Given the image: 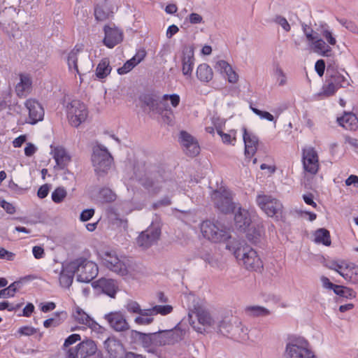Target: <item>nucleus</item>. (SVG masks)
<instances>
[{
    "label": "nucleus",
    "mask_w": 358,
    "mask_h": 358,
    "mask_svg": "<svg viewBox=\"0 0 358 358\" xmlns=\"http://www.w3.org/2000/svg\"><path fill=\"white\" fill-rule=\"evenodd\" d=\"M285 356L286 358H317L308 341L303 336L294 334L287 338Z\"/></svg>",
    "instance_id": "1"
},
{
    "label": "nucleus",
    "mask_w": 358,
    "mask_h": 358,
    "mask_svg": "<svg viewBox=\"0 0 358 358\" xmlns=\"http://www.w3.org/2000/svg\"><path fill=\"white\" fill-rule=\"evenodd\" d=\"M113 158L108 149L101 144H96L93 148L92 162L94 171L99 176L107 173L110 169Z\"/></svg>",
    "instance_id": "2"
},
{
    "label": "nucleus",
    "mask_w": 358,
    "mask_h": 358,
    "mask_svg": "<svg viewBox=\"0 0 358 358\" xmlns=\"http://www.w3.org/2000/svg\"><path fill=\"white\" fill-rule=\"evenodd\" d=\"M77 274V280L82 282H90L98 274L97 265L86 258H78L72 261Z\"/></svg>",
    "instance_id": "3"
},
{
    "label": "nucleus",
    "mask_w": 358,
    "mask_h": 358,
    "mask_svg": "<svg viewBox=\"0 0 358 358\" xmlns=\"http://www.w3.org/2000/svg\"><path fill=\"white\" fill-rule=\"evenodd\" d=\"M237 259L241 261L248 270L258 271L263 268V264L256 250L248 245L238 248L235 251Z\"/></svg>",
    "instance_id": "4"
},
{
    "label": "nucleus",
    "mask_w": 358,
    "mask_h": 358,
    "mask_svg": "<svg viewBox=\"0 0 358 358\" xmlns=\"http://www.w3.org/2000/svg\"><path fill=\"white\" fill-rule=\"evenodd\" d=\"M201 231L205 238L215 243L225 241L230 238L229 232L227 229L209 220L201 223Z\"/></svg>",
    "instance_id": "5"
},
{
    "label": "nucleus",
    "mask_w": 358,
    "mask_h": 358,
    "mask_svg": "<svg viewBox=\"0 0 358 358\" xmlns=\"http://www.w3.org/2000/svg\"><path fill=\"white\" fill-rule=\"evenodd\" d=\"M211 198L215 207L224 214L232 213L235 208L231 193L225 188L213 191Z\"/></svg>",
    "instance_id": "6"
},
{
    "label": "nucleus",
    "mask_w": 358,
    "mask_h": 358,
    "mask_svg": "<svg viewBox=\"0 0 358 358\" xmlns=\"http://www.w3.org/2000/svg\"><path fill=\"white\" fill-rule=\"evenodd\" d=\"M256 201L259 207L269 217L282 216V205L280 201L270 195L259 194Z\"/></svg>",
    "instance_id": "7"
},
{
    "label": "nucleus",
    "mask_w": 358,
    "mask_h": 358,
    "mask_svg": "<svg viewBox=\"0 0 358 358\" xmlns=\"http://www.w3.org/2000/svg\"><path fill=\"white\" fill-rule=\"evenodd\" d=\"M162 230L159 224L152 223L142 231L136 239V243L143 250H147L157 243Z\"/></svg>",
    "instance_id": "8"
},
{
    "label": "nucleus",
    "mask_w": 358,
    "mask_h": 358,
    "mask_svg": "<svg viewBox=\"0 0 358 358\" xmlns=\"http://www.w3.org/2000/svg\"><path fill=\"white\" fill-rule=\"evenodd\" d=\"M67 117L71 126L78 127L85 122L88 115L85 105L78 100H73L66 106Z\"/></svg>",
    "instance_id": "9"
},
{
    "label": "nucleus",
    "mask_w": 358,
    "mask_h": 358,
    "mask_svg": "<svg viewBox=\"0 0 358 358\" xmlns=\"http://www.w3.org/2000/svg\"><path fill=\"white\" fill-rule=\"evenodd\" d=\"M103 264L111 271L121 276L128 273L125 264L120 260L115 252L106 251L101 255Z\"/></svg>",
    "instance_id": "10"
},
{
    "label": "nucleus",
    "mask_w": 358,
    "mask_h": 358,
    "mask_svg": "<svg viewBox=\"0 0 358 358\" xmlns=\"http://www.w3.org/2000/svg\"><path fill=\"white\" fill-rule=\"evenodd\" d=\"M155 346L173 345L182 338V331L179 329L160 331L155 333Z\"/></svg>",
    "instance_id": "11"
},
{
    "label": "nucleus",
    "mask_w": 358,
    "mask_h": 358,
    "mask_svg": "<svg viewBox=\"0 0 358 358\" xmlns=\"http://www.w3.org/2000/svg\"><path fill=\"white\" fill-rule=\"evenodd\" d=\"M302 162L306 171L317 173L319 169V159L317 152L312 147L303 148L302 150Z\"/></svg>",
    "instance_id": "12"
},
{
    "label": "nucleus",
    "mask_w": 358,
    "mask_h": 358,
    "mask_svg": "<svg viewBox=\"0 0 358 358\" xmlns=\"http://www.w3.org/2000/svg\"><path fill=\"white\" fill-rule=\"evenodd\" d=\"M165 173L164 171L152 172L141 180V185L152 193L157 194L160 191L162 184L165 182Z\"/></svg>",
    "instance_id": "13"
},
{
    "label": "nucleus",
    "mask_w": 358,
    "mask_h": 358,
    "mask_svg": "<svg viewBox=\"0 0 358 358\" xmlns=\"http://www.w3.org/2000/svg\"><path fill=\"white\" fill-rule=\"evenodd\" d=\"M25 107L29 111V118L27 123L35 124L43 120L44 117V110L39 102L35 99H28L24 103Z\"/></svg>",
    "instance_id": "14"
},
{
    "label": "nucleus",
    "mask_w": 358,
    "mask_h": 358,
    "mask_svg": "<svg viewBox=\"0 0 358 358\" xmlns=\"http://www.w3.org/2000/svg\"><path fill=\"white\" fill-rule=\"evenodd\" d=\"M104 318L115 331H125L129 329L124 315L120 312H111L105 315Z\"/></svg>",
    "instance_id": "15"
},
{
    "label": "nucleus",
    "mask_w": 358,
    "mask_h": 358,
    "mask_svg": "<svg viewBox=\"0 0 358 358\" xmlns=\"http://www.w3.org/2000/svg\"><path fill=\"white\" fill-rule=\"evenodd\" d=\"M182 71L184 76H190L194 64V48L185 45L182 50Z\"/></svg>",
    "instance_id": "16"
},
{
    "label": "nucleus",
    "mask_w": 358,
    "mask_h": 358,
    "mask_svg": "<svg viewBox=\"0 0 358 358\" xmlns=\"http://www.w3.org/2000/svg\"><path fill=\"white\" fill-rule=\"evenodd\" d=\"M75 267L72 262L63 263L59 272V282L61 287L69 288L76 274Z\"/></svg>",
    "instance_id": "17"
},
{
    "label": "nucleus",
    "mask_w": 358,
    "mask_h": 358,
    "mask_svg": "<svg viewBox=\"0 0 358 358\" xmlns=\"http://www.w3.org/2000/svg\"><path fill=\"white\" fill-rule=\"evenodd\" d=\"M238 324V319L232 315L224 316L221 318L217 317L215 329L221 334L230 337L234 326Z\"/></svg>",
    "instance_id": "18"
},
{
    "label": "nucleus",
    "mask_w": 358,
    "mask_h": 358,
    "mask_svg": "<svg viewBox=\"0 0 358 358\" xmlns=\"http://www.w3.org/2000/svg\"><path fill=\"white\" fill-rule=\"evenodd\" d=\"M103 346L111 358H119L124 352L123 344L115 336L108 337L104 341Z\"/></svg>",
    "instance_id": "19"
},
{
    "label": "nucleus",
    "mask_w": 358,
    "mask_h": 358,
    "mask_svg": "<svg viewBox=\"0 0 358 358\" xmlns=\"http://www.w3.org/2000/svg\"><path fill=\"white\" fill-rule=\"evenodd\" d=\"M105 37L103 43L109 48H113L122 41V33L117 28L104 27Z\"/></svg>",
    "instance_id": "20"
},
{
    "label": "nucleus",
    "mask_w": 358,
    "mask_h": 358,
    "mask_svg": "<svg viewBox=\"0 0 358 358\" xmlns=\"http://www.w3.org/2000/svg\"><path fill=\"white\" fill-rule=\"evenodd\" d=\"M243 141L245 143V155L250 157L253 156L257 148L258 138L252 132H248L245 127H243Z\"/></svg>",
    "instance_id": "21"
},
{
    "label": "nucleus",
    "mask_w": 358,
    "mask_h": 358,
    "mask_svg": "<svg viewBox=\"0 0 358 358\" xmlns=\"http://www.w3.org/2000/svg\"><path fill=\"white\" fill-rule=\"evenodd\" d=\"M326 77L338 89L346 87L350 85L348 80L341 74L338 70H335L334 66H329L327 68Z\"/></svg>",
    "instance_id": "22"
},
{
    "label": "nucleus",
    "mask_w": 358,
    "mask_h": 358,
    "mask_svg": "<svg viewBox=\"0 0 358 358\" xmlns=\"http://www.w3.org/2000/svg\"><path fill=\"white\" fill-rule=\"evenodd\" d=\"M155 333L145 334L136 330H132L130 335L135 342L140 343L144 348L155 346Z\"/></svg>",
    "instance_id": "23"
},
{
    "label": "nucleus",
    "mask_w": 358,
    "mask_h": 358,
    "mask_svg": "<svg viewBox=\"0 0 358 358\" xmlns=\"http://www.w3.org/2000/svg\"><path fill=\"white\" fill-rule=\"evenodd\" d=\"M337 122L347 130L356 131L358 129V118L352 112H344L343 116L337 118Z\"/></svg>",
    "instance_id": "24"
},
{
    "label": "nucleus",
    "mask_w": 358,
    "mask_h": 358,
    "mask_svg": "<svg viewBox=\"0 0 358 358\" xmlns=\"http://www.w3.org/2000/svg\"><path fill=\"white\" fill-rule=\"evenodd\" d=\"M234 222L235 226L238 230L245 231L252 222L248 210L240 208L235 213Z\"/></svg>",
    "instance_id": "25"
},
{
    "label": "nucleus",
    "mask_w": 358,
    "mask_h": 358,
    "mask_svg": "<svg viewBox=\"0 0 358 358\" xmlns=\"http://www.w3.org/2000/svg\"><path fill=\"white\" fill-rule=\"evenodd\" d=\"M52 151L57 166L61 169H64L71 161V157L69 153L62 146L55 147Z\"/></svg>",
    "instance_id": "26"
},
{
    "label": "nucleus",
    "mask_w": 358,
    "mask_h": 358,
    "mask_svg": "<svg viewBox=\"0 0 358 358\" xmlns=\"http://www.w3.org/2000/svg\"><path fill=\"white\" fill-rule=\"evenodd\" d=\"M94 283L95 284V287H99L103 293L110 297H115L117 289L115 280L103 278Z\"/></svg>",
    "instance_id": "27"
},
{
    "label": "nucleus",
    "mask_w": 358,
    "mask_h": 358,
    "mask_svg": "<svg viewBox=\"0 0 358 358\" xmlns=\"http://www.w3.org/2000/svg\"><path fill=\"white\" fill-rule=\"evenodd\" d=\"M145 52L142 51L141 53H137L129 60H127L124 65L117 69V73L120 75H123L129 72L134 69L138 64H139L145 57Z\"/></svg>",
    "instance_id": "28"
},
{
    "label": "nucleus",
    "mask_w": 358,
    "mask_h": 358,
    "mask_svg": "<svg viewBox=\"0 0 358 358\" xmlns=\"http://www.w3.org/2000/svg\"><path fill=\"white\" fill-rule=\"evenodd\" d=\"M79 358H86L93 355L96 351V345L92 340L83 341L78 345Z\"/></svg>",
    "instance_id": "29"
},
{
    "label": "nucleus",
    "mask_w": 358,
    "mask_h": 358,
    "mask_svg": "<svg viewBox=\"0 0 358 358\" xmlns=\"http://www.w3.org/2000/svg\"><path fill=\"white\" fill-rule=\"evenodd\" d=\"M31 79L27 74H20V83L15 86V92L18 96H23L30 91L31 88Z\"/></svg>",
    "instance_id": "30"
},
{
    "label": "nucleus",
    "mask_w": 358,
    "mask_h": 358,
    "mask_svg": "<svg viewBox=\"0 0 358 358\" xmlns=\"http://www.w3.org/2000/svg\"><path fill=\"white\" fill-rule=\"evenodd\" d=\"M196 317L199 324L215 329L217 318L213 317L208 311L199 309L196 312Z\"/></svg>",
    "instance_id": "31"
},
{
    "label": "nucleus",
    "mask_w": 358,
    "mask_h": 358,
    "mask_svg": "<svg viewBox=\"0 0 358 358\" xmlns=\"http://www.w3.org/2000/svg\"><path fill=\"white\" fill-rule=\"evenodd\" d=\"M73 316L78 322L90 328L94 327L96 324L95 321L79 307L76 308Z\"/></svg>",
    "instance_id": "32"
},
{
    "label": "nucleus",
    "mask_w": 358,
    "mask_h": 358,
    "mask_svg": "<svg viewBox=\"0 0 358 358\" xmlns=\"http://www.w3.org/2000/svg\"><path fill=\"white\" fill-rule=\"evenodd\" d=\"M264 234V229L262 224H257L252 227L247 234L248 240L253 243L257 244L261 242Z\"/></svg>",
    "instance_id": "33"
},
{
    "label": "nucleus",
    "mask_w": 358,
    "mask_h": 358,
    "mask_svg": "<svg viewBox=\"0 0 358 358\" xmlns=\"http://www.w3.org/2000/svg\"><path fill=\"white\" fill-rule=\"evenodd\" d=\"M341 275L353 284H358V266L347 264L345 271L341 272Z\"/></svg>",
    "instance_id": "34"
},
{
    "label": "nucleus",
    "mask_w": 358,
    "mask_h": 358,
    "mask_svg": "<svg viewBox=\"0 0 358 358\" xmlns=\"http://www.w3.org/2000/svg\"><path fill=\"white\" fill-rule=\"evenodd\" d=\"M314 50L316 52L320 54L323 57H329L332 55L331 48L327 45L322 38H317L313 42Z\"/></svg>",
    "instance_id": "35"
},
{
    "label": "nucleus",
    "mask_w": 358,
    "mask_h": 358,
    "mask_svg": "<svg viewBox=\"0 0 358 358\" xmlns=\"http://www.w3.org/2000/svg\"><path fill=\"white\" fill-rule=\"evenodd\" d=\"M81 48L76 45L69 53L67 57V63L70 71L74 70L78 74L81 75V72L78 66V54L81 51Z\"/></svg>",
    "instance_id": "36"
},
{
    "label": "nucleus",
    "mask_w": 358,
    "mask_h": 358,
    "mask_svg": "<svg viewBox=\"0 0 358 358\" xmlns=\"http://www.w3.org/2000/svg\"><path fill=\"white\" fill-rule=\"evenodd\" d=\"M213 71L207 64L199 65L196 69V76L202 82H209L213 78Z\"/></svg>",
    "instance_id": "37"
},
{
    "label": "nucleus",
    "mask_w": 358,
    "mask_h": 358,
    "mask_svg": "<svg viewBox=\"0 0 358 358\" xmlns=\"http://www.w3.org/2000/svg\"><path fill=\"white\" fill-rule=\"evenodd\" d=\"M314 236V241L316 243L323 244L326 246H329L331 243L330 233L324 228H320L316 230Z\"/></svg>",
    "instance_id": "38"
},
{
    "label": "nucleus",
    "mask_w": 358,
    "mask_h": 358,
    "mask_svg": "<svg viewBox=\"0 0 358 358\" xmlns=\"http://www.w3.org/2000/svg\"><path fill=\"white\" fill-rule=\"evenodd\" d=\"M111 69L109 59L103 58L100 61L96 69V75L100 79L105 78L110 74Z\"/></svg>",
    "instance_id": "39"
},
{
    "label": "nucleus",
    "mask_w": 358,
    "mask_h": 358,
    "mask_svg": "<svg viewBox=\"0 0 358 358\" xmlns=\"http://www.w3.org/2000/svg\"><path fill=\"white\" fill-rule=\"evenodd\" d=\"M230 338L236 341H245L248 338V329L241 321L238 320V324L234 326Z\"/></svg>",
    "instance_id": "40"
},
{
    "label": "nucleus",
    "mask_w": 358,
    "mask_h": 358,
    "mask_svg": "<svg viewBox=\"0 0 358 358\" xmlns=\"http://www.w3.org/2000/svg\"><path fill=\"white\" fill-rule=\"evenodd\" d=\"M66 312L55 313V316L53 317L49 318L44 321L43 326L45 328H49L51 327H57L62 323V321H64L66 319Z\"/></svg>",
    "instance_id": "41"
},
{
    "label": "nucleus",
    "mask_w": 358,
    "mask_h": 358,
    "mask_svg": "<svg viewBox=\"0 0 358 358\" xmlns=\"http://www.w3.org/2000/svg\"><path fill=\"white\" fill-rule=\"evenodd\" d=\"M245 312L252 317H264L271 314L269 310L259 306H248L245 308Z\"/></svg>",
    "instance_id": "42"
},
{
    "label": "nucleus",
    "mask_w": 358,
    "mask_h": 358,
    "mask_svg": "<svg viewBox=\"0 0 358 358\" xmlns=\"http://www.w3.org/2000/svg\"><path fill=\"white\" fill-rule=\"evenodd\" d=\"M98 197L99 201L104 203L114 201L117 196L110 189L104 187L100 189Z\"/></svg>",
    "instance_id": "43"
},
{
    "label": "nucleus",
    "mask_w": 358,
    "mask_h": 358,
    "mask_svg": "<svg viewBox=\"0 0 358 358\" xmlns=\"http://www.w3.org/2000/svg\"><path fill=\"white\" fill-rule=\"evenodd\" d=\"M152 112L159 115H163L164 113L171 114V109L162 96V99H157Z\"/></svg>",
    "instance_id": "44"
},
{
    "label": "nucleus",
    "mask_w": 358,
    "mask_h": 358,
    "mask_svg": "<svg viewBox=\"0 0 358 358\" xmlns=\"http://www.w3.org/2000/svg\"><path fill=\"white\" fill-rule=\"evenodd\" d=\"M336 294L347 299H353L356 297L357 293L350 287L338 285L334 292Z\"/></svg>",
    "instance_id": "45"
},
{
    "label": "nucleus",
    "mask_w": 358,
    "mask_h": 358,
    "mask_svg": "<svg viewBox=\"0 0 358 358\" xmlns=\"http://www.w3.org/2000/svg\"><path fill=\"white\" fill-rule=\"evenodd\" d=\"M338 89L335 87L332 82L329 81L327 78L326 79V84L323 85L322 91L317 94V96H323L329 97L333 96Z\"/></svg>",
    "instance_id": "46"
},
{
    "label": "nucleus",
    "mask_w": 358,
    "mask_h": 358,
    "mask_svg": "<svg viewBox=\"0 0 358 358\" xmlns=\"http://www.w3.org/2000/svg\"><path fill=\"white\" fill-rule=\"evenodd\" d=\"M179 141L182 146L183 151H185V148H187L189 145L196 141L191 134L185 131H182L180 133Z\"/></svg>",
    "instance_id": "47"
},
{
    "label": "nucleus",
    "mask_w": 358,
    "mask_h": 358,
    "mask_svg": "<svg viewBox=\"0 0 358 358\" xmlns=\"http://www.w3.org/2000/svg\"><path fill=\"white\" fill-rule=\"evenodd\" d=\"M110 15L108 10L102 6H96L94 8V16L98 21L107 20Z\"/></svg>",
    "instance_id": "48"
},
{
    "label": "nucleus",
    "mask_w": 358,
    "mask_h": 358,
    "mask_svg": "<svg viewBox=\"0 0 358 358\" xmlns=\"http://www.w3.org/2000/svg\"><path fill=\"white\" fill-rule=\"evenodd\" d=\"M139 100L143 105L148 106L150 111H152L157 99L152 94H145L139 97Z\"/></svg>",
    "instance_id": "49"
},
{
    "label": "nucleus",
    "mask_w": 358,
    "mask_h": 358,
    "mask_svg": "<svg viewBox=\"0 0 358 358\" xmlns=\"http://www.w3.org/2000/svg\"><path fill=\"white\" fill-rule=\"evenodd\" d=\"M66 195V189L64 187H59L52 192L51 197L55 203H59L63 201Z\"/></svg>",
    "instance_id": "50"
},
{
    "label": "nucleus",
    "mask_w": 358,
    "mask_h": 358,
    "mask_svg": "<svg viewBox=\"0 0 358 358\" xmlns=\"http://www.w3.org/2000/svg\"><path fill=\"white\" fill-rule=\"evenodd\" d=\"M274 75L279 86H284L287 84L286 74L278 64L275 66Z\"/></svg>",
    "instance_id": "51"
},
{
    "label": "nucleus",
    "mask_w": 358,
    "mask_h": 358,
    "mask_svg": "<svg viewBox=\"0 0 358 358\" xmlns=\"http://www.w3.org/2000/svg\"><path fill=\"white\" fill-rule=\"evenodd\" d=\"M328 25L327 24H323L321 25V34L322 36L327 41V42L331 45H334L336 43V38L333 36L332 33L329 30Z\"/></svg>",
    "instance_id": "52"
},
{
    "label": "nucleus",
    "mask_w": 358,
    "mask_h": 358,
    "mask_svg": "<svg viewBox=\"0 0 358 358\" xmlns=\"http://www.w3.org/2000/svg\"><path fill=\"white\" fill-rule=\"evenodd\" d=\"M200 152V147L197 141L189 145L187 148H185V154L189 157H195L199 155Z\"/></svg>",
    "instance_id": "53"
},
{
    "label": "nucleus",
    "mask_w": 358,
    "mask_h": 358,
    "mask_svg": "<svg viewBox=\"0 0 358 358\" xmlns=\"http://www.w3.org/2000/svg\"><path fill=\"white\" fill-rule=\"evenodd\" d=\"M337 20L347 29L352 31V33H357L358 32V27L357 24L347 20L345 19H337Z\"/></svg>",
    "instance_id": "54"
},
{
    "label": "nucleus",
    "mask_w": 358,
    "mask_h": 358,
    "mask_svg": "<svg viewBox=\"0 0 358 358\" xmlns=\"http://www.w3.org/2000/svg\"><path fill=\"white\" fill-rule=\"evenodd\" d=\"M126 309L129 313L138 314L141 311L140 305L135 301L129 300L127 301L126 306Z\"/></svg>",
    "instance_id": "55"
},
{
    "label": "nucleus",
    "mask_w": 358,
    "mask_h": 358,
    "mask_svg": "<svg viewBox=\"0 0 358 358\" xmlns=\"http://www.w3.org/2000/svg\"><path fill=\"white\" fill-rule=\"evenodd\" d=\"M155 313L161 314L162 315H166L171 313L173 310V307L170 305L166 306H154Z\"/></svg>",
    "instance_id": "56"
},
{
    "label": "nucleus",
    "mask_w": 358,
    "mask_h": 358,
    "mask_svg": "<svg viewBox=\"0 0 358 358\" xmlns=\"http://www.w3.org/2000/svg\"><path fill=\"white\" fill-rule=\"evenodd\" d=\"M251 109L254 113H255L257 115L259 116L262 119H266L271 122L274 120L273 115L267 111H263V110H259V109H257L256 108H253V107H251Z\"/></svg>",
    "instance_id": "57"
},
{
    "label": "nucleus",
    "mask_w": 358,
    "mask_h": 358,
    "mask_svg": "<svg viewBox=\"0 0 358 358\" xmlns=\"http://www.w3.org/2000/svg\"><path fill=\"white\" fill-rule=\"evenodd\" d=\"M171 204V198L169 196H164L162 199L158 200L155 203H153L152 208L156 210L161 207L169 206Z\"/></svg>",
    "instance_id": "58"
},
{
    "label": "nucleus",
    "mask_w": 358,
    "mask_h": 358,
    "mask_svg": "<svg viewBox=\"0 0 358 358\" xmlns=\"http://www.w3.org/2000/svg\"><path fill=\"white\" fill-rule=\"evenodd\" d=\"M274 22L280 25L282 27V29L286 31H289L291 29L287 20L281 15L275 16Z\"/></svg>",
    "instance_id": "59"
},
{
    "label": "nucleus",
    "mask_w": 358,
    "mask_h": 358,
    "mask_svg": "<svg viewBox=\"0 0 358 358\" xmlns=\"http://www.w3.org/2000/svg\"><path fill=\"white\" fill-rule=\"evenodd\" d=\"M80 339H81V337L79 334H71L65 339L63 346H64V348L70 347V345L74 344L77 341H80Z\"/></svg>",
    "instance_id": "60"
},
{
    "label": "nucleus",
    "mask_w": 358,
    "mask_h": 358,
    "mask_svg": "<svg viewBox=\"0 0 358 358\" xmlns=\"http://www.w3.org/2000/svg\"><path fill=\"white\" fill-rule=\"evenodd\" d=\"M200 257L213 267L217 266V260H215L210 253H201Z\"/></svg>",
    "instance_id": "61"
},
{
    "label": "nucleus",
    "mask_w": 358,
    "mask_h": 358,
    "mask_svg": "<svg viewBox=\"0 0 358 358\" xmlns=\"http://www.w3.org/2000/svg\"><path fill=\"white\" fill-rule=\"evenodd\" d=\"M15 257V254L0 247V259L13 261Z\"/></svg>",
    "instance_id": "62"
},
{
    "label": "nucleus",
    "mask_w": 358,
    "mask_h": 358,
    "mask_svg": "<svg viewBox=\"0 0 358 358\" xmlns=\"http://www.w3.org/2000/svg\"><path fill=\"white\" fill-rule=\"evenodd\" d=\"M163 97L166 101L169 99L171 101V105L173 107H177L180 103V96H179V95H178L176 94H171V95L164 94L163 96Z\"/></svg>",
    "instance_id": "63"
},
{
    "label": "nucleus",
    "mask_w": 358,
    "mask_h": 358,
    "mask_svg": "<svg viewBox=\"0 0 358 358\" xmlns=\"http://www.w3.org/2000/svg\"><path fill=\"white\" fill-rule=\"evenodd\" d=\"M94 214V210L93 208L84 210L80 215V219L82 222L88 221L91 219Z\"/></svg>",
    "instance_id": "64"
}]
</instances>
